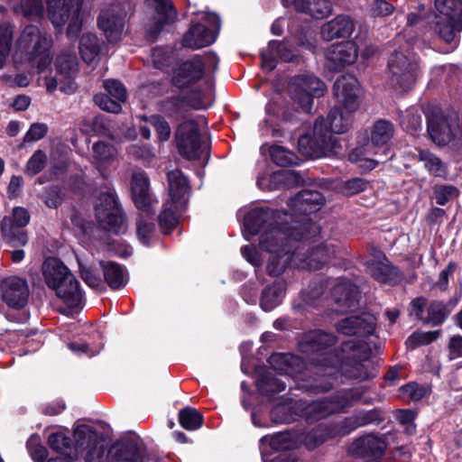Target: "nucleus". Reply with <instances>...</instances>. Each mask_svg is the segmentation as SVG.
I'll return each instance as SVG.
<instances>
[{
    "label": "nucleus",
    "mask_w": 462,
    "mask_h": 462,
    "mask_svg": "<svg viewBox=\"0 0 462 462\" xmlns=\"http://www.w3.org/2000/svg\"><path fill=\"white\" fill-rule=\"evenodd\" d=\"M296 230L297 227L295 226H274L261 236V247L273 254L267 264V271L270 275L278 276L282 274L292 260L293 254L290 249L285 248V241L307 238L305 234L296 232Z\"/></svg>",
    "instance_id": "obj_1"
},
{
    "label": "nucleus",
    "mask_w": 462,
    "mask_h": 462,
    "mask_svg": "<svg viewBox=\"0 0 462 462\" xmlns=\"http://www.w3.org/2000/svg\"><path fill=\"white\" fill-rule=\"evenodd\" d=\"M43 277L46 284L69 308L81 305L83 296L79 283L69 270L58 259L49 258L43 263Z\"/></svg>",
    "instance_id": "obj_2"
},
{
    "label": "nucleus",
    "mask_w": 462,
    "mask_h": 462,
    "mask_svg": "<svg viewBox=\"0 0 462 462\" xmlns=\"http://www.w3.org/2000/svg\"><path fill=\"white\" fill-rule=\"evenodd\" d=\"M341 106L332 107L325 121L319 116V158L336 155L341 150L340 139L335 134L348 131L353 122V114Z\"/></svg>",
    "instance_id": "obj_3"
},
{
    "label": "nucleus",
    "mask_w": 462,
    "mask_h": 462,
    "mask_svg": "<svg viewBox=\"0 0 462 462\" xmlns=\"http://www.w3.org/2000/svg\"><path fill=\"white\" fill-rule=\"evenodd\" d=\"M51 44L52 39L50 35L34 25H29L24 28L17 40L15 56L20 53L24 60L37 68L39 73H43L51 61L50 55Z\"/></svg>",
    "instance_id": "obj_4"
},
{
    "label": "nucleus",
    "mask_w": 462,
    "mask_h": 462,
    "mask_svg": "<svg viewBox=\"0 0 462 462\" xmlns=\"http://www.w3.org/2000/svg\"><path fill=\"white\" fill-rule=\"evenodd\" d=\"M47 14L51 23L61 27L69 23L67 35L75 37L82 29L80 4L72 0H46Z\"/></svg>",
    "instance_id": "obj_5"
},
{
    "label": "nucleus",
    "mask_w": 462,
    "mask_h": 462,
    "mask_svg": "<svg viewBox=\"0 0 462 462\" xmlns=\"http://www.w3.org/2000/svg\"><path fill=\"white\" fill-rule=\"evenodd\" d=\"M435 8L446 17V22H437L436 33L446 43L457 46V32L462 31V0H435Z\"/></svg>",
    "instance_id": "obj_6"
},
{
    "label": "nucleus",
    "mask_w": 462,
    "mask_h": 462,
    "mask_svg": "<svg viewBox=\"0 0 462 462\" xmlns=\"http://www.w3.org/2000/svg\"><path fill=\"white\" fill-rule=\"evenodd\" d=\"M132 9L131 0H112L110 8L100 13L98 26L108 42L120 41L125 18Z\"/></svg>",
    "instance_id": "obj_7"
},
{
    "label": "nucleus",
    "mask_w": 462,
    "mask_h": 462,
    "mask_svg": "<svg viewBox=\"0 0 462 462\" xmlns=\"http://www.w3.org/2000/svg\"><path fill=\"white\" fill-rule=\"evenodd\" d=\"M76 453L86 462H102L106 454L105 439L88 425H79L74 430Z\"/></svg>",
    "instance_id": "obj_8"
},
{
    "label": "nucleus",
    "mask_w": 462,
    "mask_h": 462,
    "mask_svg": "<svg viewBox=\"0 0 462 462\" xmlns=\"http://www.w3.org/2000/svg\"><path fill=\"white\" fill-rule=\"evenodd\" d=\"M95 217L99 226L108 232L119 234L125 230L121 208L111 191L102 192L97 199Z\"/></svg>",
    "instance_id": "obj_9"
},
{
    "label": "nucleus",
    "mask_w": 462,
    "mask_h": 462,
    "mask_svg": "<svg viewBox=\"0 0 462 462\" xmlns=\"http://www.w3.org/2000/svg\"><path fill=\"white\" fill-rule=\"evenodd\" d=\"M206 123L201 116L180 124L175 134L180 153L188 160H196L202 153L199 126Z\"/></svg>",
    "instance_id": "obj_10"
},
{
    "label": "nucleus",
    "mask_w": 462,
    "mask_h": 462,
    "mask_svg": "<svg viewBox=\"0 0 462 462\" xmlns=\"http://www.w3.org/2000/svg\"><path fill=\"white\" fill-rule=\"evenodd\" d=\"M56 74L54 77L45 76L44 85L49 93L54 92L60 86V89L65 93H72L75 90L72 78L78 71V61L75 54L61 52L55 60Z\"/></svg>",
    "instance_id": "obj_11"
},
{
    "label": "nucleus",
    "mask_w": 462,
    "mask_h": 462,
    "mask_svg": "<svg viewBox=\"0 0 462 462\" xmlns=\"http://www.w3.org/2000/svg\"><path fill=\"white\" fill-rule=\"evenodd\" d=\"M370 432L356 438L349 447V452L353 457L361 458L367 462L381 460L388 448L387 436Z\"/></svg>",
    "instance_id": "obj_12"
},
{
    "label": "nucleus",
    "mask_w": 462,
    "mask_h": 462,
    "mask_svg": "<svg viewBox=\"0 0 462 462\" xmlns=\"http://www.w3.org/2000/svg\"><path fill=\"white\" fill-rule=\"evenodd\" d=\"M388 69L392 73L391 81L402 90L411 88L418 77V64L401 51L391 54Z\"/></svg>",
    "instance_id": "obj_13"
},
{
    "label": "nucleus",
    "mask_w": 462,
    "mask_h": 462,
    "mask_svg": "<svg viewBox=\"0 0 462 462\" xmlns=\"http://www.w3.org/2000/svg\"><path fill=\"white\" fill-rule=\"evenodd\" d=\"M333 94L338 106L345 110L356 112L360 106L361 86L356 76L344 74L333 84Z\"/></svg>",
    "instance_id": "obj_14"
},
{
    "label": "nucleus",
    "mask_w": 462,
    "mask_h": 462,
    "mask_svg": "<svg viewBox=\"0 0 462 462\" xmlns=\"http://www.w3.org/2000/svg\"><path fill=\"white\" fill-rule=\"evenodd\" d=\"M371 354V347L365 340L348 339L342 342L338 349H334L329 357V367L337 368L342 364L367 361Z\"/></svg>",
    "instance_id": "obj_15"
},
{
    "label": "nucleus",
    "mask_w": 462,
    "mask_h": 462,
    "mask_svg": "<svg viewBox=\"0 0 462 462\" xmlns=\"http://www.w3.org/2000/svg\"><path fill=\"white\" fill-rule=\"evenodd\" d=\"M317 205L318 193L308 189L301 190L291 199L289 206L291 208L292 214L299 213L303 215L304 217L301 221H295L288 227L295 226L297 227L296 232L303 233L307 236V238L310 237V228L313 225L310 223V218L307 216L317 210Z\"/></svg>",
    "instance_id": "obj_16"
},
{
    "label": "nucleus",
    "mask_w": 462,
    "mask_h": 462,
    "mask_svg": "<svg viewBox=\"0 0 462 462\" xmlns=\"http://www.w3.org/2000/svg\"><path fill=\"white\" fill-rule=\"evenodd\" d=\"M370 276L380 284L391 287L398 286L404 279L401 269L394 265L382 251L378 260H370L366 263Z\"/></svg>",
    "instance_id": "obj_17"
},
{
    "label": "nucleus",
    "mask_w": 462,
    "mask_h": 462,
    "mask_svg": "<svg viewBox=\"0 0 462 462\" xmlns=\"http://www.w3.org/2000/svg\"><path fill=\"white\" fill-rule=\"evenodd\" d=\"M2 300L10 308L21 310L29 298V286L26 280L18 276H9L0 282Z\"/></svg>",
    "instance_id": "obj_18"
},
{
    "label": "nucleus",
    "mask_w": 462,
    "mask_h": 462,
    "mask_svg": "<svg viewBox=\"0 0 462 462\" xmlns=\"http://www.w3.org/2000/svg\"><path fill=\"white\" fill-rule=\"evenodd\" d=\"M427 132L430 140L439 145L446 146L453 137L452 127L448 116L443 110L435 106L426 115Z\"/></svg>",
    "instance_id": "obj_19"
},
{
    "label": "nucleus",
    "mask_w": 462,
    "mask_h": 462,
    "mask_svg": "<svg viewBox=\"0 0 462 462\" xmlns=\"http://www.w3.org/2000/svg\"><path fill=\"white\" fill-rule=\"evenodd\" d=\"M375 328L376 318L368 312L351 315L336 323V329L339 334L350 337H367L374 334Z\"/></svg>",
    "instance_id": "obj_20"
},
{
    "label": "nucleus",
    "mask_w": 462,
    "mask_h": 462,
    "mask_svg": "<svg viewBox=\"0 0 462 462\" xmlns=\"http://www.w3.org/2000/svg\"><path fill=\"white\" fill-rule=\"evenodd\" d=\"M29 221L30 215L24 208H14L12 217H5L2 221V234L6 242L13 246L24 245L27 243V236L21 228Z\"/></svg>",
    "instance_id": "obj_21"
},
{
    "label": "nucleus",
    "mask_w": 462,
    "mask_h": 462,
    "mask_svg": "<svg viewBox=\"0 0 462 462\" xmlns=\"http://www.w3.org/2000/svg\"><path fill=\"white\" fill-rule=\"evenodd\" d=\"M317 90L318 79L313 75L302 74L294 77L291 81V96L306 113L311 110Z\"/></svg>",
    "instance_id": "obj_22"
},
{
    "label": "nucleus",
    "mask_w": 462,
    "mask_h": 462,
    "mask_svg": "<svg viewBox=\"0 0 462 462\" xmlns=\"http://www.w3.org/2000/svg\"><path fill=\"white\" fill-rule=\"evenodd\" d=\"M357 52L356 45L351 41L332 44L325 53L326 67L330 71H339L356 60Z\"/></svg>",
    "instance_id": "obj_23"
},
{
    "label": "nucleus",
    "mask_w": 462,
    "mask_h": 462,
    "mask_svg": "<svg viewBox=\"0 0 462 462\" xmlns=\"http://www.w3.org/2000/svg\"><path fill=\"white\" fill-rule=\"evenodd\" d=\"M205 75V65L199 58L186 60L177 66L172 74V84L184 90L191 88Z\"/></svg>",
    "instance_id": "obj_24"
},
{
    "label": "nucleus",
    "mask_w": 462,
    "mask_h": 462,
    "mask_svg": "<svg viewBox=\"0 0 462 462\" xmlns=\"http://www.w3.org/2000/svg\"><path fill=\"white\" fill-rule=\"evenodd\" d=\"M358 287L348 279H342L331 290V297L337 311L345 312L356 308L359 302Z\"/></svg>",
    "instance_id": "obj_25"
},
{
    "label": "nucleus",
    "mask_w": 462,
    "mask_h": 462,
    "mask_svg": "<svg viewBox=\"0 0 462 462\" xmlns=\"http://www.w3.org/2000/svg\"><path fill=\"white\" fill-rule=\"evenodd\" d=\"M108 462H143V452L136 439L116 441L108 450Z\"/></svg>",
    "instance_id": "obj_26"
},
{
    "label": "nucleus",
    "mask_w": 462,
    "mask_h": 462,
    "mask_svg": "<svg viewBox=\"0 0 462 462\" xmlns=\"http://www.w3.org/2000/svg\"><path fill=\"white\" fill-rule=\"evenodd\" d=\"M461 298L462 282H460L459 289L456 291L454 295L448 300V302H444L443 300H434L430 302L427 310L428 317L427 320L425 321L435 327L441 326L445 323L454 309L457 306Z\"/></svg>",
    "instance_id": "obj_27"
},
{
    "label": "nucleus",
    "mask_w": 462,
    "mask_h": 462,
    "mask_svg": "<svg viewBox=\"0 0 462 462\" xmlns=\"http://www.w3.org/2000/svg\"><path fill=\"white\" fill-rule=\"evenodd\" d=\"M355 30L352 19L344 14L337 15L319 28V35L326 41L336 38H349Z\"/></svg>",
    "instance_id": "obj_28"
},
{
    "label": "nucleus",
    "mask_w": 462,
    "mask_h": 462,
    "mask_svg": "<svg viewBox=\"0 0 462 462\" xmlns=\"http://www.w3.org/2000/svg\"><path fill=\"white\" fill-rule=\"evenodd\" d=\"M169 193L171 200L177 208H185L189 193V185L187 178L180 170L168 172Z\"/></svg>",
    "instance_id": "obj_29"
},
{
    "label": "nucleus",
    "mask_w": 462,
    "mask_h": 462,
    "mask_svg": "<svg viewBox=\"0 0 462 462\" xmlns=\"http://www.w3.org/2000/svg\"><path fill=\"white\" fill-rule=\"evenodd\" d=\"M146 5L156 13L155 28L149 31L151 37L154 38L164 25L174 23L177 12L171 0H146Z\"/></svg>",
    "instance_id": "obj_30"
},
{
    "label": "nucleus",
    "mask_w": 462,
    "mask_h": 462,
    "mask_svg": "<svg viewBox=\"0 0 462 462\" xmlns=\"http://www.w3.org/2000/svg\"><path fill=\"white\" fill-rule=\"evenodd\" d=\"M294 56L293 51L287 42L272 41L267 49L262 52V66L268 70H273L276 67L275 59L289 62Z\"/></svg>",
    "instance_id": "obj_31"
},
{
    "label": "nucleus",
    "mask_w": 462,
    "mask_h": 462,
    "mask_svg": "<svg viewBox=\"0 0 462 462\" xmlns=\"http://www.w3.org/2000/svg\"><path fill=\"white\" fill-rule=\"evenodd\" d=\"M348 417L340 420L319 422V445L328 441H337L353 432Z\"/></svg>",
    "instance_id": "obj_32"
},
{
    "label": "nucleus",
    "mask_w": 462,
    "mask_h": 462,
    "mask_svg": "<svg viewBox=\"0 0 462 462\" xmlns=\"http://www.w3.org/2000/svg\"><path fill=\"white\" fill-rule=\"evenodd\" d=\"M393 134V124L389 120L378 119L374 122L371 131V144L374 148L382 149L381 153L384 154L385 149H392L389 143Z\"/></svg>",
    "instance_id": "obj_33"
},
{
    "label": "nucleus",
    "mask_w": 462,
    "mask_h": 462,
    "mask_svg": "<svg viewBox=\"0 0 462 462\" xmlns=\"http://www.w3.org/2000/svg\"><path fill=\"white\" fill-rule=\"evenodd\" d=\"M216 40V34L206 26L197 23L193 25L182 39V44L191 49H200L210 45Z\"/></svg>",
    "instance_id": "obj_34"
},
{
    "label": "nucleus",
    "mask_w": 462,
    "mask_h": 462,
    "mask_svg": "<svg viewBox=\"0 0 462 462\" xmlns=\"http://www.w3.org/2000/svg\"><path fill=\"white\" fill-rule=\"evenodd\" d=\"M268 362L273 370L278 371L280 374H292L300 372L304 364L297 356L285 353H276L272 355Z\"/></svg>",
    "instance_id": "obj_35"
},
{
    "label": "nucleus",
    "mask_w": 462,
    "mask_h": 462,
    "mask_svg": "<svg viewBox=\"0 0 462 462\" xmlns=\"http://www.w3.org/2000/svg\"><path fill=\"white\" fill-rule=\"evenodd\" d=\"M132 192L139 209H150L149 180L144 172H135L132 177Z\"/></svg>",
    "instance_id": "obj_36"
},
{
    "label": "nucleus",
    "mask_w": 462,
    "mask_h": 462,
    "mask_svg": "<svg viewBox=\"0 0 462 462\" xmlns=\"http://www.w3.org/2000/svg\"><path fill=\"white\" fill-rule=\"evenodd\" d=\"M353 431L367 425H380L387 418V412L381 407L361 411L348 416Z\"/></svg>",
    "instance_id": "obj_37"
},
{
    "label": "nucleus",
    "mask_w": 462,
    "mask_h": 462,
    "mask_svg": "<svg viewBox=\"0 0 462 462\" xmlns=\"http://www.w3.org/2000/svg\"><path fill=\"white\" fill-rule=\"evenodd\" d=\"M364 362L365 361L342 364L337 367L341 369L342 374L348 379L357 380L360 382L370 381L376 377L377 371L374 367L369 369Z\"/></svg>",
    "instance_id": "obj_38"
},
{
    "label": "nucleus",
    "mask_w": 462,
    "mask_h": 462,
    "mask_svg": "<svg viewBox=\"0 0 462 462\" xmlns=\"http://www.w3.org/2000/svg\"><path fill=\"white\" fill-rule=\"evenodd\" d=\"M351 406L349 398L343 394H331L319 399V417L328 416L343 411Z\"/></svg>",
    "instance_id": "obj_39"
},
{
    "label": "nucleus",
    "mask_w": 462,
    "mask_h": 462,
    "mask_svg": "<svg viewBox=\"0 0 462 462\" xmlns=\"http://www.w3.org/2000/svg\"><path fill=\"white\" fill-rule=\"evenodd\" d=\"M285 286L283 282H277L266 287L261 297L260 305L264 311H270L277 307L284 296Z\"/></svg>",
    "instance_id": "obj_40"
},
{
    "label": "nucleus",
    "mask_w": 462,
    "mask_h": 462,
    "mask_svg": "<svg viewBox=\"0 0 462 462\" xmlns=\"http://www.w3.org/2000/svg\"><path fill=\"white\" fill-rule=\"evenodd\" d=\"M101 266L105 281L111 289L116 290L125 286V273L119 264L109 262L102 263Z\"/></svg>",
    "instance_id": "obj_41"
},
{
    "label": "nucleus",
    "mask_w": 462,
    "mask_h": 462,
    "mask_svg": "<svg viewBox=\"0 0 462 462\" xmlns=\"http://www.w3.org/2000/svg\"><path fill=\"white\" fill-rule=\"evenodd\" d=\"M317 416L316 407H309L306 420L310 428L304 430L299 437L300 440L310 450L315 449L318 446L317 425L315 424Z\"/></svg>",
    "instance_id": "obj_42"
},
{
    "label": "nucleus",
    "mask_w": 462,
    "mask_h": 462,
    "mask_svg": "<svg viewBox=\"0 0 462 462\" xmlns=\"http://www.w3.org/2000/svg\"><path fill=\"white\" fill-rule=\"evenodd\" d=\"M79 49L83 60L91 64L99 53L98 39L92 33H84L80 38Z\"/></svg>",
    "instance_id": "obj_43"
},
{
    "label": "nucleus",
    "mask_w": 462,
    "mask_h": 462,
    "mask_svg": "<svg viewBox=\"0 0 462 462\" xmlns=\"http://www.w3.org/2000/svg\"><path fill=\"white\" fill-rule=\"evenodd\" d=\"M337 337L334 333H327L319 329V372L322 368L329 367L330 356L333 351H326V349L336 345Z\"/></svg>",
    "instance_id": "obj_44"
},
{
    "label": "nucleus",
    "mask_w": 462,
    "mask_h": 462,
    "mask_svg": "<svg viewBox=\"0 0 462 462\" xmlns=\"http://www.w3.org/2000/svg\"><path fill=\"white\" fill-rule=\"evenodd\" d=\"M184 208H177L171 201H167L164 205L163 210L159 215V223L163 233H168L173 229L177 223L178 217L176 212L183 210Z\"/></svg>",
    "instance_id": "obj_45"
},
{
    "label": "nucleus",
    "mask_w": 462,
    "mask_h": 462,
    "mask_svg": "<svg viewBox=\"0 0 462 462\" xmlns=\"http://www.w3.org/2000/svg\"><path fill=\"white\" fill-rule=\"evenodd\" d=\"M440 335L439 330L414 331L405 341L407 349L414 350L421 346H427L436 341Z\"/></svg>",
    "instance_id": "obj_46"
},
{
    "label": "nucleus",
    "mask_w": 462,
    "mask_h": 462,
    "mask_svg": "<svg viewBox=\"0 0 462 462\" xmlns=\"http://www.w3.org/2000/svg\"><path fill=\"white\" fill-rule=\"evenodd\" d=\"M262 442H268L270 447L277 451H285L295 447L294 437L289 432H280L273 436H264Z\"/></svg>",
    "instance_id": "obj_47"
},
{
    "label": "nucleus",
    "mask_w": 462,
    "mask_h": 462,
    "mask_svg": "<svg viewBox=\"0 0 462 462\" xmlns=\"http://www.w3.org/2000/svg\"><path fill=\"white\" fill-rule=\"evenodd\" d=\"M179 421L185 430H195L202 425L203 417L196 409L186 407L180 411Z\"/></svg>",
    "instance_id": "obj_48"
},
{
    "label": "nucleus",
    "mask_w": 462,
    "mask_h": 462,
    "mask_svg": "<svg viewBox=\"0 0 462 462\" xmlns=\"http://www.w3.org/2000/svg\"><path fill=\"white\" fill-rule=\"evenodd\" d=\"M150 209L143 210L137 221V235L144 245H148L150 237L154 231V224L151 217Z\"/></svg>",
    "instance_id": "obj_49"
},
{
    "label": "nucleus",
    "mask_w": 462,
    "mask_h": 462,
    "mask_svg": "<svg viewBox=\"0 0 462 462\" xmlns=\"http://www.w3.org/2000/svg\"><path fill=\"white\" fill-rule=\"evenodd\" d=\"M257 387L260 393L269 395L284 391L286 383L280 378L273 376L271 374H267L260 379Z\"/></svg>",
    "instance_id": "obj_50"
},
{
    "label": "nucleus",
    "mask_w": 462,
    "mask_h": 462,
    "mask_svg": "<svg viewBox=\"0 0 462 462\" xmlns=\"http://www.w3.org/2000/svg\"><path fill=\"white\" fill-rule=\"evenodd\" d=\"M458 194V189L451 184H440L433 188V198L439 206H445L451 199L457 198Z\"/></svg>",
    "instance_id": "obj_51"
},
{
    "label": "nucleus",
    "mask_w": 462,
    "mask_h": 462,
    "mask_svg": "<svg viewBox=\"0 0 462 462\" xmlns=\"http://www.w3.org/2000/svg\"><path fill=\"white\" fill-rule=\"evenodd\" d=\"M48 444L60 455H68L71 449V440L62 432H55L49 436Z\"/></svg>",
    "instance_id": "obj_52"
},
{
    "label": "nucleus",
    "mask_w": 462,
    "mask_h": 462,
    "mask_svg": "<svg viewBox=\"0 0 462 462\" xmlns=\"http://www.w3.org/2000/svg\"><path fill=\"white\" fill-rule=\"evenodd\" d=\"M46 162V153L42 150H37L29 158L25 165L24 172L29 176H34L44 169Z\"/></svg>",
    "instance_id": "obj_53"
},
{
    "label": "nucleus",
    "mask_w": 462,
    "mask_h": 462,
    "mask_svg": "<svg viewBox=\"0 0 462 462\" xmlns=\"http://www.w3.org/2000/svg\"><path fill=\"white\" fill-rule=\"evenodd\" d=\"M267 212L253 210L245 217V227L251 235H256L266 221Z\"/></svg>",
    "instance_id": "obj_54"
},
{
    "label": "nucleus",
    "mask_w": 462,
    "mask_h": 462,
    "mask_svg": "<svg viewBox=\"0 0 462 462\" xmlns=\"http://www.w3.org/2000/svg\"><path fill=\"white\" fill-rule=\"evenodd\" d=\"M299 152L308 159H316L318 157V142L310 134H303L299 138Z\"/></svg>",
    "instance_id": "obj_55"
},
{
    "label": "nucleus",
    "mask_w": 462,
    "mask_h": 462,
    "mask_svg": "<svg viewBox=\"0 0 462 462\" xmlns=\"http://www.w3.org/2000/svg\"><path fill=\"white\" fill-rule=\"evenodd\" d=\"M14 10L17 13H22L27 17H38L43 14L42 0H23L21 4L14 8Z\"/></svg>",
    "instance_id": "obj_56"
},
{
    "label": "nucleus",
    "mask_w": 462,
    "mask_h": 462,
    "mask_svg": "<svg viewBox=\"0 0 462 462\" xmlns=\"http://www.w3.org/2000/svg\"><path fill=\"white\" fill-rule=\"evenodd\" d=\"M94 158L101 162L106 163L112 160L116 155V148L106 143L98 142L93 144L92 147Z\"/></svg>",
    "instance_id": "obj_57"
},
{
    "label": "nucleus",
    "mask_w": 462,
    "mask_h": 462,
    "mask_svg": "<svg viewBox=\"0 0 462 462\" xmlns=\"http://www.w3.org/2000/svg\"><path fill=\"white\" fill-rule=\"evenodd\" d=\"M416 412L410 409H398L395 411V418L401 425H404L405 433L412 435L416 432V426L413 421L416 419Z\"/></svg>",
    "instance_id": "obj_58"
},
{
    "label": "nucleus",
    "mask_w": 462,
    "mask_h": 462,
    "mask_svg": "<svg viewBox=\"0 0 462 462\" xmlns=\"http://www.w3.org/2000/svg\"><path fill=\"white\" fill-rule=\"evenodd\" d=\"M271 157L279 166L286 167L294 163L295 155L282 146H273L271 148Z\"/></svg>",
    "instance_id": "obj_59"
},
{
    "label": "nucleus",
    "mask_w": 462,
    "mask_h": 462,
    "mask_svg": "<svg viewBox=\"0 0 462 462\" xmlns=\"http://www.w3.org/2000/svg\"><path fill=\"white\" fill-rule=\"evenodd\" d=\"M127 152L132 157L147 163L155 158L154 151L147 145L132 144L127 148Z\"/></svg>",
    "instance_id": "obj_60"
},
{
    "label": "nucleus",
    "mask_w": 462,
    "mask_h": 462,
    "mask_svg": "<svg viewBox=\"0 0 462 462\" xmlns=\"http://www.w3.org/2000/svg\"><path fill=\"white\" fill-rule=\"evenodd\" d=\"M48 132V126L43 123L32 124L23 137V141L21 144L24 147L28 143H34L42 139Z\"/></svg>",
    "instance_id": "obj_61"
},
{
    "label": "nucleus",
    "mask_w": 462,
    "mask_h": 462,
    "mask_svg": "<svg viewBox=\"0 0 462 462\" xmlns=\"http://www.w3.org/2000/svg\"><path fill=\"white\" fill-rule=\"evenodd\" d=\"M336 246L328 243L319 242V272L324 266L336 263L333 261L336 259Z\"/></svg>",
    "instance_id": "obj_62"
},
{
    "label": "nucleus",
    "mask_w": 462,
    "mask_h": 462,
    "mask_svg": "<svg viewBox=\"0 0 462 462\" xmlns=\"http://www.w3.org/2000/svg\"><path fill=\"white\" fill-rule=\"evenodd\" d=\"M147 121L154 127L161 141H167L170 138L171 127L162 116H152Z\"/></svg>",
    "instance_id": "obj_63"
},
{
    "label": "nucleus",
    "mask_w": 462,
    "mask_h": 462,
    "mask_svg": "<svg viewBox=\"0 0 462 462\" xmlns=\"http://www.w3.org/2000/svg\"><path fill=\"white\" fill-rule=\"evenodd\" d=\"M425 159V168L435 177L444 178L447 174V167L443 162L434 153Z\"/></svg>",
    "instance_id": "obj_64"
}]
</instances>
